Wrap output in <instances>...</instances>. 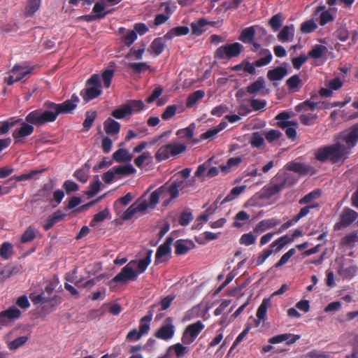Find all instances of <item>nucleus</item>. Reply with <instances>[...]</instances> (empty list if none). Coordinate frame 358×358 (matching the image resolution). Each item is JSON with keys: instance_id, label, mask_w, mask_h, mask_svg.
<instances>
[{"instance_id": "1a4fd4ad", "label": "nucleus", "mask_w": 358, "mask_h": 358, "mask_svg": "<svg viewBox=\"0 0 358 358\" xmlns=\"http://www.w3.org/2000/svg\"><path fill=\"white\" fill-rule=\"evenodd\" d=\"M34 67L24 63L15 65L10 71V75L4 78L8 85H12L29 76L33 71Z\"/></svg>"}, {"instance_id": "0eeeda50", "label": "nucleus", "mask_w": 358, "mask_h": 358, "mask_svg": "<svg viewBox=\"0 0 358 358\" xmlns=\"http://www.w3.org/2000/svg\"><path fill=\"white\" fill-rule=\"evenodd\" d=\"M149 208H151V206L145 194L123 212L120 217L124 220H131L136 215L144 213Z\"/></svg>"}, {"instance_id": "680f3d73", "label": "nucleus", "mask_w": 358, "mask_h": 358, "mask_svg": "<svg viewBox=\"0 0 358 358\" xmlns=\"http://www.w3.org/2000/svg\"><path fill=\"white\" fill-rule=\"evenodd\" d=\"M246 223V212L242 210L235 217V221L233 226L236 228H241Z\"/></svg>"}, {"instance_id": "49530a36", "label": "nucleus", "mask_w": 358, "mask_h": 358, "mask_svg": "<svg viewBox=\"0 0 358 358\" xmlns=\"http://www.w3.org/2000/svg\"><path fill=\"white\" fill-rule=\"evenodd\" d=\"M248 47L250 48V50L256 52L257 55H262L270 52L268 49L262 48V46L257 41L253 40L249 42Z\"/></svg>"}, {"instance_id": "c756f323", "label": "nucleus", "mask_w": 358, "mask_h": 358, "mask_svg": "<svg viewBox=\"0 0 358 358\" xmlns=\"http://www.w3.org/2000/svg\"><path fill=\"white\" fill-rule=\"evenodd\" d=\"M113 158L117 162H128L132 159L133 156L127 150L120 148L113 153Z\"/></svg>"}, {"instance_id": "ddd939ff", "label": "nucleus", "mask_w": 358, "mask_h": 358, "mask_svg": "<svg viewBox=\"0 0 358 358\" xmlns=\"http://www.w3.org/2000/svg\"><path fill=\"white\" fill-rule=\"evenodd\" d=\"M204 324L201 321H198L187 326L182 334V343L185 345L192 343L201 331L204 329Z\"/></svg>"}, {"instance_id": "6e6d98bb", "label": "nucleus", "mask_w": 358, "mask_h": 358, "mask_svg": "<svg viewBox=\"0 0 358 358\" xmlns=\"http://www.w3.org/2000/svg\"><path fill=\"white\" fill-rule=\"evenodd\" d=\"M317 28V24L314 20H309L301 24V31L303 33H310Z\"/></svg>"}, {"instance_id": "4c0bfd02", "label": "nucleus", "mask_w": 358, "mask_h": 358, "mask_svg": "<svg viewBox=\"0 0 358 358\" xmlns=\"http://www.w3.org/2000/svg\"><path fill=\"white\" fill-rule=\"evenodd\" d=\"M129 108V114L136 113L144 108V103L141 100H132L126 103Z\"/></svg>"}, {"instance_id": "bb28decb", "label": "nucleus", "mask_w": 358, "mask_h": 358, "mask_svg": "<svg viewBox=\"0 0 358 358\" xmlns=\"http://www.w3.org/2000/svg\"><path fill=\"white\" fill-rule=\"evenodd\" d=\"M287 73V71L285 67H276L272 70H269L267 73V77L271 81L280 80Z\"/></svg>"}, {"instance_id": "e433bc0d", "label": "nucleus", "mask_w": 358, "mask_h": 358, "mask_svg": "<svg viewBox=\"0 0 358 358\" xmlns=\"http://www.w3.org/2000/svg\"><path fill=\"white\" fill-rule=\"evenodd\" d=\"M152 319V315L149 314L141 318L139 325V331L144 335L147 334L150 330V322Z\"/></svg>"}, {"instance_id": "de8ad7c7", "label": "nucleus", "mask_w": 358, "mask_h": 358, "mask_svg": "<svg viewBox=\"0 0 358 358\" xmlns=\"http://www.w3.org/2000/svg\"><path fill=\"white\" fill-rule=\"evenodd\" d=\"M13 253V246L8 242H4L0 248V255L4 259H8Z\"/></svg>"}, {"instance_id": "9d476101", "label": "nucleus", "mask_w": 358, "mask_h": 358, "mask_svg": "<svg viewBox=\"0 0 358 358\" xmlns=\"http://www.w3.org/2000/svg\"><path fill=\"white\" fill-rule=\"evenodd\" d=\"M290 241L291 239L287 237H280L275 240L271 244L270 248L264 250L256 259V265L263 264L272 253H277L280 252Z\"/></svg>"}, {"instance_id": "f8f14e48", "label": "nucleus", "mask_w": 358, "mask_h": 358, "mask_svg": "<svg viewBox=\"0 0 358 358\" xmlns=\"http://www.w3.org/2000/svg\"><path fill=\"white\" fill-rule=\"evenodd\" d=\"M29 298L34 304L43 305V309H48L49 307L54 308L60 303L57 296H49L43 292L41 293L32 292L29 294Z\"/></svg>"}, {"instance_id": "2f4dec72", "label": "nucleus", "mask_w": 358, "mask_h": 358, "mask_svg": "<svg viewBox=\"0 0 358 358\" xmlns=\"http://www.w3.org/2000/svg\"><path fill=\"white\" fill-rule=\"evenodd\" d=\"M265 88V80L263 77H259L257 80L248 86V93L257 94Z\"/></svg>"}, {"instance_id": "338daca9", "label": "nucleus", "mask_w": 358, "mask_h": 358, "mask_svg": "<svg viewBox=\"0 0 358 358\" xmlns=\"http://www.w3.org/2000/svg\"><path fill=\"white\" fill-rule=\"evenodd\" d=\"M113 116L117 119H121L124 117L125 116L130 115L129 112V108L126 104L122 105L121 107L115 109L113 112Z\"/></svg>"}, {"instance_id": "393cba45", "label": "nucleus", "mask_w": 358, "mask_h": 358, "mask_svg": "<svg viewBox=\"0 0 358 358\" xmlns=\"http://www.w3.org/2000/svg\"><path fill=\"white\" fill-rule=\"evenodd\" d=\"M207 310L202 306H196L188 310L184 316L183 321H189L198 317L204 316Z\"/></svg>"}, {"instance_id": "5701e85b", "label": "nucleus", "mask_w": 358, "mask_h": 358, "mask_svg": "<svg viewBox=\"0 0 358 358\" xmlns=\"http://www.w3.org/2000/svg\"><path fill=\"white\" fill-rule=\"evenodd\" d=\"M171 186V189L169 190L173 196H178L179 191L185 189L190 183L189 180L183 179L177 177L171 183H169Z\"/></svg>"}, {"instance_id": "4468645a", "label": "nucleus", "mask_w": 358, "mask_h": 358, "mask_svg": "<svg viewBox=\"0 0 358 358\" xmlns=\"http://www.w3.org/2000/svg\"><path fill=\"white\" fill-rule=\"evenodd\" d=\"M174 334L175 327L173 323V320L171 317H168L165 320L164 324L156 331L155 336L157 338L167 341L172 338Z\"/></svg>"}, {"instance_id": "e2e57ef3", "label": "nucleus", "mask_w": 358, "mask_h": 358, "mask_svg": "<svg viewBox=\"0 0 358 358\" xmlns=\"http://www.w3.org/2000/svg\"><path fill=\"white\" fill-rule=\"evenodd\" d=\"M246 223V212L242 210L235 217V221L233 226L236 228H241Z\"/></svg>"}, {"instance_id": "69168bd1", "label": "nucleus", "mask_w": 358, "mask_h": 358, "mask_svg": "<svg viewBox=\"0 0 358 358\" xmlns=\"http://www.w3.org/2000/svg\"><path fill=\"white\" fill-rule=\"evenodd\" d=\"M325 49L326 48L323 45H316L309 52V56L314 59L320 58L322 56Z\"/></svg>"}, {"instance_id": "dca6fc26", "label": "nucleus", "mask_w": 358, "mask_h": 358, "mask_svg": "<svg viewBox=\"0 0 358 358\" xmlns=\"http://www.w3.org/2000/svg\"><path fill=\"white\" fill-rule=\"evenodd\" d=\"M215 24V22L208 20L206 18H199L191 24L192 32L196 36H200L208 29L209 26L213 27Z\"/></svg>"}, {"instance_id": "09e8293b", "label": "nucleus", "mask_w": 358, "mask_h": 358, "mask_svg": "<svg viewBox=\"0 0 358 358\" xmlns=\"http://www.w3.org/2000/svg\"><path fill=\"white\" fill-rule=\"evenodd\" d=\"M245 189V186L235 187H234L230 193L224 199L222 203L232 201L240 194H241Z\"/></svg>"}, {"instance_id": "cd10ccee", "label": "nucleus", "mask_w": 358, "mask_h": 358, "mask_svg": "<svg viewBox=\"0 0 358 358\" xmlns=\"http://www.w3.org/2000/svg\"><path fill=\"white\" fill-rule=\"evenodd\" d=\"M227 126V122L222 120L217 126L214 128L208 129L205 133L202 134L200 136L201 139H208L215 136L219 132L225 129Z\"/></svg>"}, {"instance_id": "774afa93", "label": "nucleus", "mask_w": 358, "mask_h": 358, "mask_svg": "<svg viewBox=\"0 0 358 358\" xmlns=\"http://www.w3.org/2000/svg\"><path fill=\"white\" fill-rule=\"evenodd\" d=\"M101 188V182L99 179L96 177L94 180L90 184L89 187V189L87 191V194L90 196H92L98 193Z\"/></svg>"}, {"instance_id": "c03bdc74", "label": "nucleus", "mask_w": 358, "mask_h": 358, "mask_svg": "<svg viewBox=\"0 0 358 358\" xmlns=\"http://www.w3.org/2000/svg\"><path fill=\"white\" fill-rule=\"evenodd\" d=\"M28 340L27 336H22L17 338L12 341H8V347L10 350H15L23 345Z\"/></svg>"}, {"instance_id": "37998d69", "label": "nucleus", "mask_w": 358, "mask_h": 358, "mask_svg": "<svg viewBox=\"0 0 358 358\" xmlns=\"http://www.w3.org/2000/svg\"><path fill=\"white\" fill-rule=\"evenodd\" d=\"M204 92L203 90H197L191 94L187 100V107H192L199 100L204 96Z\"/></svg>"}, {"instance_id": "6e6552de", "label": "nucleus", "mask_w": 358, "mask_h": 358, "mask_svg": "<svg viewBox=\"0 0 358 358\" xmlns=\"http://www.w3.org/2000/svg\"><path fill=\"white\" fill-rule=\"evenodd\" d=\"M243 48V46L239 43L226 44L217 49L215 57L217 59H229L237 57Z\"/></svg>"}, {"instance_id": "f3484780", "label": "nucleus", "mask_w": 358, "mask_h": 358, "mask_svg": "<svg viewBox=\"0 0 358 358\" xmlns=\"http://www.w3.org/2000/svg\"><path fill=\"white\" fill-rule=\"evenodd\" d=\"M20 310L15 306L0 313V325H7L10 322L20 317Z\"/></svg>"}, {"instance_id": "7ed1b4c3", "label": "nucleus", "mask_w": 358, "mask_h": 358, "mask_svg": "<svg viewBox=\"0 0 358 358\" xmlns=\"http://www.w3.org/2000/svg\"><path fill=\"white\" fill-rule=\"evenodd\" d=\"M152 254V250H148L146 251V256L144 258L130 261L121 269V271L113 278L111 283H124L129 280H135L138 275L143 273L150 265Z\"/></svg>"}, {"instance_id": "a18cd8bd", "label": "nucleus", "mask_w": 358, "mask_h": 358, "mask_svg": "<svg viewBox=\"0 0 358 358\" xmlns=\"http://www.w3.org/2000/svg\"><path fill=\"white\" fill-rule=\"evenodd\" d=\"M169 352H171V351H174L177 357H181L185 355L187 352L188 349L187 347L184 346L181 343H177L175 345H173L169 348Z\"/></svg>"}, {"instance_id": "412c9836", "label": "nucleus", "mask_w": 358, "mask_h": 358, "mask_svg": "<svg viewBox=\"0 0 358 358\" xmlns=\"http://www.w3.org/2000/svg\"><path fill=\"white\" fill-rule=\"evenodd\" d=\"M243 160V157H235L228 159L226 164L221 165L220 169L224 173H228L237 169Z\"/></svg>"}, {"instance_id": "79ce46f5", "label": "nucleus", "mask_w": 358, "mask_h": 358, "mask_svg": "<svg viewBox=\"0 0 358 358\" xmlns=\"http://www.w3.org/2000/svg\"><path fill=\"white\" fill-rule=\"evenodd\" d=\"M192 245L191 242H185L184 241H178L176 243V253L177 255H183L187 253Z\"/></svg>"}, {"instance_id": "f03ea898", "label": "nucleus", "mask_w": 358, "mask_h": 358, "mask_svg": "<svg viewBox=\"0 0 358 358\" xmlns=\"http://www.w3.org/2000/svg\"><path fill=\"white\" fill-rule=\"evenodd\" d=\"M78 102V96L73 94L70 99L60 104L52 102L45 103L46 109L45 110H36L29 113L26 117V121L37 125L54 122L59 114L72 112L76 108Z\"/></svg>"}, {"instance_id": "13d9d810", "label": "nucleus", "mask_w": 358, "mask_h": 358, "mask_svg": "<svg viewBox=\"0 0 358 358\" xmlns=\"http://www.w3.org/2000/svg\"><path fill=\"white\" fill-rule=\"evenodd\" d=\"M36 231L34 227H28L22 234L21 241L22 243H27L32 241L36 236Z\"/></svg>"}, {"instance_id": "3c124183", "label": "nucleus", "mask_w": 358, "mask_h": 358, "mask_svg": "<svg viewBox=\"0 0 358 358\" xmlns=\"http://www.w3.org/2000/svg\"><path fill=\"white\" fill-rule=\"evenodd\" d=\"M106 6L103 3H96L93 7V13L95 14V17L98 19L103 18L107 12L105 11Z\"/></svg>"}, {"instance_id": "c9c22d12", "label": "nucleus", "mask_w": 358, "mask_h": 358, "mask_svg": "<svg viewBox=\"0 0 358 358\" xmlns=\"http://www.w3.org/2000/svg\"><path fill=\"white\" fill-rule=\"evenodd\" d=\"M195 127V124L192 123L187 127L178 130L176 134L181 138L191 139L194 136Z\"/></svg>"}, {"instance_id": "423d86ee", "label": "nucleus", "mask_w": 358, "mask_h": 358, "mask_svg": "<svg viewBox=\"0 0 358 358\" xmlns=\"http://www.w3.org/2000/svg\"><path fill=\"white\" fill-rule=\"evenodd\" d=\"M101 88L100 76L94 74L87 81L85 88L80 92V96L85 101H88L101 94Z\"/></svg>"}, {"instance_id": "4d7b16f0", "label": "nucleus", "mask_w": 358, "mask_h": 358, "mask_svg": "<svg viewBox=\"0 0 358 358\" xmlns=\"http://www.w3.org/2000/svg\"><path fill=\"white\" fill-rule=\"evenodd\" d=\"M320 196V192L317 190H314L304 196L303 198H301L299 200V203L300 204H307L310 203L313 200L319 198Z\"/></svg>"}, {"instance_id": "f704fd0d", "label": "nucleus", "mask_w": 358, "mask_h": 358, "mask_svg": "<svg viewBox=\"0 0 358 358\" xmlns=\"http://www.w3.org/2000/svg\"><path fill=\"white\" fill-rule=\"evenodd\" d=\"M189 32L187 27H177L172 29L165 36V39H171L174 36H180L187 35Z\"/></svg>"}, {"instance_id": "8fccbe9b", "label": "nucleus", "mask_w": 358, "mask_h": 358, "mask_svg": "<svg viewBox=\"0 0 358 358\" xmlns=\"http://www.w3.org/2000/svg\"><path fill=\"white\" fill-rule=\"evenodd\" d=\"M316 118L317 115L312 112L302 113L300 115V120L305 125H312Z\"/></svg>"}, {"instance_id": "0e129e2a", "label": "nucleus", "mask_w": 358, "mask_h": 358, "mask_svg": "<svg viewBox=\"0 0 358 358\" xmlns=\"http://www.w3.org/2000/svg\"><path fill=\"white\" fill-rule=\"evenodd\" d=\"M172 156L178 155L186 150V145L184 143H169Z\"/></svg>"}, {"instance_id": "9b49d317", "label": "nucleus", "mask_w": 358, "mask_h": 358, "mask_svg": "<svg viewBox=\"0 0 358 358\" xmlns=\"http://www.w3.org/2000/svg\"><path fill=\"white\" fill-rule=\"evenodd\" d=\"M136 172V169L131 165L115 166L106 172L103 176V180L108 184L111 183L116 176H127Z\"/></svg>"}, {"instance_id": "58836bf2", "label": "nucleus", "mask_w": 358, "mask_h": 358, "mask_svg": "<svg viewBox=\"0 0 358 358\" xmlns=\"http://www.w3.org/2000/svg\"><path fill=\"white\" fill-rule=\"evenodd\" d=\"M288 170L300 173L306 174L308 171V168L303 164L297 162H290L287 164Z\"/></svg>"}, {"instance_id": "5fc2aeb1", "label": "nucleus", "mask_w": 358, "mask_h": 358, "mask_svg": "<svg viewBox=\"0 0 358 358\" xmlns=\"http://www.w3.org/2000/svg\"><path fill=\"white\" fill-rule=\"evenodd\" d=\"M264 29L258 26H252L248 28V44L250 41L256 40L255 35L257 34H264Z\"/></svg>"}, {"instance_id": "052dcab7", "label": "nucleus", "mask_w": 358, "mask_h": 358, "mask_svg": "<svg viewBox=\"0 0 358 358\" xmlns=\"http://www.w3.org/2000/svg\"><path fill=\"white\" fill-rule=\"evenodd\" d=\"M296 253V250L295 248H291L289 250H288L285 254H284L282 257L280 258V259L276 263V264L275 265V266L276 268H278V267H280L282 266H283L284 264H285L287 262H288V261L289 260V259L293 256Z\"/></svg>"}, {"instance_id": "a878e982", "label": "nucleus", "mask_w": 358, "mask_h": 358, "mask_svg": "<svg viewBox=\"0 0 358 358\" xmlns=\"http://www.w3.org/2000/svg\"><path fill=\"white\" fill-rule=\"evenodd\" d=\"M320 105V103L306 101L296 106L295 109L297 112L301 113L313 112L315 109L321 108Z\"/></svg>"}, {"instance_id": "864d4df0", "label": "nucleus", "mask_w": 358, "mask_h": 358, "mask_svg": "<svg viewBox=\"0 0 358 358\" xmlns=\"http://www.w3.org/2000/svg\"><path fill=\"white\" fill-rule=\"evenodd\" d=\"M248 177H250L248 178V182H253L252 178L255 177H258L257 182H255L256 184L260 185L264 182L262 173L259 172L255 167L251 168L250 171H248Z\"/></svg>"}, {"instance_id": "2eb2a0df", "label": "nucleus", "mask_w": 358, "mask_h": 358, "mask_svg": "<svg viewBox=\"0 0 358 358\" xmlns=\"http://www.w3.org/2000/svg\"><path fill=\"white\" fill-rule=\"evenodd\" d=\"M358 217V213L348 208L343 209L341 215L340 222L336 223L334 229L339 230L343 227L350 226Z\"/></svg>"}, {"instance_id": "bf43d9fd", "label": "nucleus", "mask_w": 358, "mask_h": 358, "mask_svg": "<svg viewBox=\"0 0 358 358\" xmlns=\"http://www.w3.org/2000/svg\"><path fill=\"white\" fill-rule=\"evenodd\" d=\"M108 215V210L104 209L103 210L96 213L90 222L91 227H95L99 222L103 221Z\"/></svg>"}, {"instance_id": "72a5a7b5", "label": "nucleus", "mask_w": 358, "mask_h": 358, "mask_svg": "<svg viewBox=\"0 0 358 358\" xmlns=\"http://www.w3.org/2000/svg\"><path fill=\"white\" fill-rule=\"evenodd\" d=\"M132 200L131 193H127L125 196L118 199L114 203V208L117 213H122V206H127Z\"/></svg>"}, {"instance_id": "aec40b11", "label": "nucleus", "mask_w": 358, "mask_h": 358, "mask_svg": "<svg viewBox=\"0 0 358 358\" xmlns=\"http://www.w3.org/2000/svg\"><path fill=\"white\" fill-rule=\"evenodd\" d=\"M34 131V127L28 123L22 122L20 128L15 129L13 132V137L15 143H18L31 135Z\"/></svg>"}, {"instance_id": "20e7f679", "label": "nucleus", "mask_w": 358, "mask_h": 358, "mask_svg": "<svg viewBox=\"0 0 358 358\" xmlns=\"http://www.w3.org/2000/svg\"><path fill=\"white\" fill-rule=\"evenodd\" d=\"M294 116V113L287 111H283L279 113L276 117L277 126L285 130V134L288 138L295 139L296 138V129L299 126V123L296 120H289Z\"/></svg>"}, {"instance_id": "a19ab883", "label": "nucleus", "mask_w": 358, "mask_h": 358, "mask_svg": "<svg viewBox=\"0 0 358 358\" xmlns=\"http://www.w3.org/2000/svg\"><path fill=\"white\" fill-rule=\"evenodd\" d=\"M179 110V112H182V107L179 108L176 105L168 106L162 115V119L164 120H169L176 113L177 110Z\"/></svg>"}, {"instance_id": "ea45409f", "label": "nucleus", "mask_w": 358, "mask_h": 358, "mask_svg": "<svg viewBox=\"0 0 358 358\" xmlns=\"http://www.w3.org/2000/svg\"><path fill=\"white\" fill-rule=\"evenodd\" d=\"M285 17L282 13H278L273 15L269 20V25L271 27L274 31H276L282 24V21Z\"/></svg>"}, {"instance_id": "a211bd4d", "label": "nucleus", "mask_w": 358, "mask_h": 358, "mask_svg": "<svg viewBox=\"0 0 358 358\" xmlns=\"http://www.w3.org/2000/svg\"><path fill=\"white\" fill-rule=\"evenodd\" d=\"M173 242V238L169 237L166 238V241L159 247L155 255L156 263L159 264L167 259V256L171 252V246Z\"/></svg>"}, {"instance_id": "f257e3e1", "label": "nucleus", "mask_w": 358, "mask_h": 358, "mask_svg": "<svg viewBox=\"0 0 358 358\" xmlns=\"http://www.w3.org/2000/svg\"><path fill=\"white\" fill-rule=\"evenodd\" d=\"M358 141V124L341 132L336 138V143L330 146L318 149L315 158L320 161H337L347 155Z\"/></svg>"}, {"instance_id": "b1692460", "label": "nucleus", "mask_w": 358, "mask_h": 358, "mask_svg": "<svg viewBox=\"0 0 358 358\" xmlns=\"http://www.w3.org/2000/svg\"><path fill=\"white\" fill-rule=\"evenodd\" d=\"M294 36V27L293 24L285 26L278 35V39L281 42L292 41Z\"/></svg>"}, {"instance_id": "7c9ffc66", "label": "nucleus", "mask_w": 358, "mask_h": 358, "mask_svg": "<svg viewBox=\"0 0 358 358\" xmlns=\"http://www.w3.org/2000/svg\"><path fill=\"white\" fill-rule=\"evenodd\" d=\"M165 42L164 39L162 38H157L152 42L148 51L150 53L158 56L163 52Z\"/></svg>"}, {"instance_id": "39448f33", "label": "nucleus", "mask_w": 358, "mask_h": 358, "mask_svg": "<svg viewBox=\"0 0 358 358\" xmlns=\"http://www.w3.org/2000/svg\"><path fill=\"white\" fill-rule=\"evenodd\" d=\"M171 189V186L170 184L166 183L150 194L148 199L150 202V206H151V208L156 206L160 199L162 200L164 205H168L172 199L178 197V196H173L171 192H169Z\"/></svg>"}, {"instance_id": "c85d7f7f", "label": "nucleus", "mask_w": 358, "mask_h": 358, "mask_svg": "<svg viewBox=\"0 0 358 358\" xmlns=\"http://www.w3.org/2000/svg\"><path fill=\"white\" fill-rule=\"evenodd\" d=\"M103 126L106 133L108 135L117 134L120 129V124L111 118H108L104 122Z\"/></svg>"}, {"instance_id": "603ef678", "label": "nucleus", "mask_w": 358, "mask_h": 358, "mask_svg": "<svg viewBox=\"0 0 358 358\" xmlns=\"http://www.w3.org/2000/svg\"><path fill=\"white\" fill-rule=\"evenodd\" d=\"M259 56H262V57L253 62L257 67H262L268 64L273 59L271 52L259 55Z\"/></svg>"}, {"instance_id": "4be33fe9", "label": "nucleus", "mask_w": 358, "mask_h": 358, "mask_svg": "<svg viewBox=\"0 0 358 358\" xmlns=\"http://www.w3.org/2000/svg\"><path fill=\"white\" fill-rule=\"evenodd\" d=\"M171 186V189L169 190L173 196H178L179 191L185 189L190 183L189 180L183 179L177 177L171 183H169Z\"/></svg>"}, {"instance_id": "6ab92c4d", "label": "nucleus", "mask_w": 358, "mask_h": 358, "mask_svg": "<svg viewBox=\"0 0 358 358\" xmlns=\"http://www.w3.org/2000/svg\"><path fill=\"white\" fill-rule=\"evenodd\" d=\"M285 183H286L285 180H284L282 182H281L279 184L271 183L269 185L264 187L258 193V196H259V197H260L262 199H268L271 196L278 193L280 191H281L284 188Z\"/></svg>"}, {"instance_id": "473e14b6", "label": "nucleus", "mask_w": 358, "mask_h": 358, "mask_svg": "<svg viewBox=\"0 0 358 358\" xmlns=\"http://www.w3.org/2000/svg\"><path fill=\"white\" fill-rule=\"evenodd\" d=\"M172 156L169 144L163 145L159 148L155 153V158L157 161L162 162Z\"/></svg>"}]
</instances>
